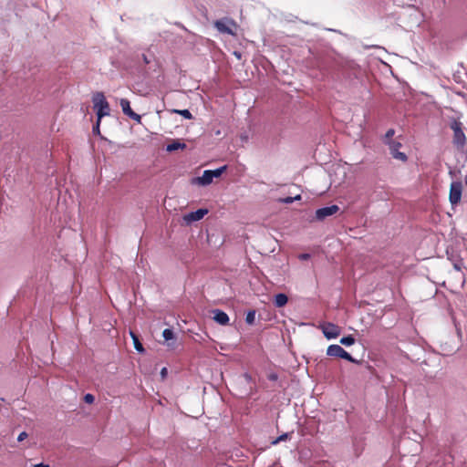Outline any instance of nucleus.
Instances as JSON below:
<instances>
[{"instance_id": "nucleus-9", "label": "nucleus", "mask_w": 467, "mask_h": 467, "mask_svg": "<svg viewBox=\"0 0 467 467\" xmlns=\"http://www.w3.org/2000/svg\"><path fill=\"white\" fill-rule=\"evenodd\" d=\"M119 105L125 115L129 116L130 119L137 121L138 123H140L141 117L131 109L130 101L127 99H121L119 100Z\"/></svg>"}, {"instance_id": "nucleus-4", "label": "nucleus", "mask_w": 467, "mask_h": 467, "mask_svg": "<svg viewBox=\"0 0 467 467\" xmlns=\"http://www.w3.org/2000/svg\"><path fill=\"white\" fill-rule=\"evenodd\" d=\"M462 183L460 181L452 182L450 185L449 201L452 206L458 205L462 200Z\"/></svg>"}, {"instance_id": "nucleus-24", "label": "nucleus", "mask_w": 467, "mask_h": 467, "mask_svg": "<svg viewBox=\"0 0 467 467\" xmlns=\"http://www.w3.org/2000/svg\"><path fill=\"white\" fill-rule=\"evenodd\" d=\"M394 133H395L394 130L389 129V130L386 132V134H385L384 141H385V140H391V138L394 136Z\"/></svg>"}, {"instance_id": "nucleus-21", "label": "nucleus", "mask_w": 467, "mask_h": 467, "mask_svg": "<svg viewBox=\"0 0 467 467\" xmlns=\"http://www.w3.org/2000/svg\"><path fill=\"white\" fill-rule=\"evenodd\" d=\"M288 439V433H284L277 437L275 441H272V444L275 445L280 441H286Z\"/></svg>"}, {"instance_id": "nucleus-28", "label": "nucleus", "mask_w": 467, "mask_h": 467, "mask_svg": "<svg viewBox=\"0 0 467 467\" xmlns=\"http://www.w3.org/2000/svg\"><path fill=\"white\" fill-rule=\"evenodd\" d=\"M142 59L144 61L145 64H149L150 63V60L148 59L147 56L146 55H142Z\"/></svg>"}, {"instance_id": "nucleus-25", "label": "nucleus", "mask_w": 467, "mask_h": 467, "mask_svg": "<svg viewBox=\"0 0 467 467\" xmlns=\"http://www.w3.org/2000/svg\"><path fill=\"white\" fill-rule=\"evenodd\" d=\"M26 438H27V433H26V431H22V432L18 435V437H17V441H24V440H25V439H26Z\"/></svg>"}, {"instance_id": "nucleus-30", "label": "nucleus", "mask_w": 467, "mask_h": 467, "mask_svg": "<svg viewBox=\"0 0 467 467\" xmlns=\"http://www.w3.org/2000/svg\"><path fill=\"white\" fill-rule=\"evenodd\" d=\"M161 375L164 377V376L166 375V373H167V369H166V368H163L161 369Z\"/></svg>"}, {"instance_id": "nucleus-18", "label": "nucleus", "mask_w": 467, "mask_h": 467, "mask_svg": "<svg viewBox=\"0 0 467 467\" xmlns=\"http://www.w3.org/2000/svg\"><path fill=\"white\" fill-rule=\"evenodd\" d=\"M173 111L187 119H192L193 118L192 114L188 109H174Z\"/></svg>"}, {"instance_id": "nucleus-7", "label": "nucleus", "mask_w": 467, "mask_h": 467, "mask_svg": "<svg viewBox=\"0 0 467 467\" xmlns=\"http://www.w3.org/2000/svg\"><path fill=\"white\" fill-rule=\"evenodd\" d=\"M339 211V207L336 204L323 207L316 211L315 218L317 221H323L327 217L337 213Z\"/></svg>"}, {"instance_id": "nucleus-12", "label": "nucleus", "mask_w": 467, "mask_h": 467, "mask_svg": "<svg viewBox=\"0 0 467 467\" xmlns=\"http://www.w3.org/2000/svg\"><path fill=\"white\" fill-rule=\"evenodd\" d=\"M213 320L216 323H218V324H220L222 326L228 325V323H229V317H228V315L225 312H223V311H222L220 309H215V310L213 311Z\"/></svg>"}, {"instance_id": "nucleus-29", "label": "nucleus", "mask_w": 467, "mask_h": 467, "mask_svg": "<svg viewBox=\"0 0 467 467\" xmlns=\"http://www.w3.org/2000/svg\"><path fill=\"white\" fill-rule=\"evenodd\" d=\"M34 467H49V465L45 464V463H38V464L34 465Z\"/></svg>"}, {"instance_id": "nucleus-17", "label": "nucleus", "mask_w": 467, "mask_h": 467, "mask_svg": "<svg viewBox=\"0 0 467 467\" xmlns=\"http://www.w3.org/2000/svg\"><path fill=\"white\" fill-rule=\"evenodd\" d=\"M226 169L227 166L224 165L216 170H211L213 179L220 177L226 171Z\"/></svg>"}, {"instance_id": "nucleus-27", "label": "nucleus", "mask_w": 467, "mask_h": 467, "mask_svg": "<svg viewBox=\"0 0 467 467\" xmlns=\"http://www.w3.org/2000/svg\"><path fill=\"white\" fill-rule=\"evenodd\" d=\"M298 257L300 260H307L310 258V254H299Z\"/></svg>"}, {"instance_id": "nucleus-19", "label": "nucleus", "mask_w": 467, "mask_h": 467, "mask_svg": "<svg viewBox=\"0 0 467 467\" xmlns=\"http://www.w3.org/2000/svg\"><path fill=\"white\" fill-rule=\"evenodd\" d=\"M162 336L166 341L174 338V333L171 329L166 328L162 332Z\"/></svg>"}, {"instance_id": "nucleus-13", "label": "nucleus", "mask_w": 467, "mask_h": 467, "mask_svg": "<svg viewBox=\"0 0 467 467\" xmlns=\"http://www.w3.org/2000/svg\"><path fill=\"white\" fill-rule=\"evenodd\" d=\"M288 302V297L285 294L280 293L275 296L274 304L276 307H283Z\"/></svg>"}, {"instance_id": "nucleus-10", "label": "nucleus", "mask_w": 467, "mask_h": 467, "mask_svg": "<svg viewBox=\"0 0 467 467\" xmlns=\"http://www.w3.org/2000/svg\"><path fill=\"white\" fill-rule=\"evenodd\" d=\"M208 213L207 209H198L195 212L189 213L183 216L186 223H190L192 222L200 221Z\"/></svg>"}, {"instance_id": "nucleus-22", "label": "nucleus", "mask_w": 467, "mask_h": 467, "mask_svg": "<svg viewBox=\"0 0 467 467\" xmlns=\"http://www.w3.org/2000/svg\"><path fill=\"white\" fill-rule=\"evenodd\" d=\"M300 199H301L300 195H296V197H286V198L282 199V202L292 203L295 200H300Z\"/></svg>"}, {"instance_id": "nucleus-2", "label": "nucleus", "mask_w": 467, "mask_h": 467, "mask_svg": "<svg viewBox=\"0 0 467 467\" xmlns=\"http://www.w3.org/2000/svg\"><path fill=\"white\" fill-rule=\"evenodd\" d=\"M94 109H96L99 121L105 116L109 115L110 108L109 102L102 92H97L93 96Z\"/></svg>"}, {"instance_id": "nucleus-6", "label": "nucleus", "mask_w": 467, "mask_h": 467, "mask_svg": "<svg viewBox=\"0 0 467 467\" xmlns=\"http://www.w3.org/2000/svg\"><path fill=\"white\" fill-rule=\"evenodd\" d=\"M385 144L389 145L390 154L396 160L401 161L403 162L407 161L408 158L404 152L400 151V148L401 147V143L395 140H385Z\"/></svg>"}, {"instance_id": "nucleus-8", "label": "nucleus", "mask_w": 467, "mask_h": 467, "mask_svg": "<svg viewBox=\"0 0 467 467\" xmlns=\"http://www.w3.org/2000/svg\"><path fill=\"white\" fill-rule=\"evenodd\" d=\"M322 332L327 339L337 338L340 335V328L333 323H326L321 326Z\"/></svg>"}, {"instance_id": "nucleus-14", "label": "nucleus", "mask_w": 467, "mask_h": 467, "mask_svg": "<svg viewBox=\"0 0 467 467\" xmlns=\"http://www.w3.org/2000/svg\"><path fill=\"white\" fill-rule=\"evenodd\" d=\"M186 148V144L181 142L179 140H173L171 143L167 145V151L171 152L177 150H184Z\"/></svg>"}, {"instance_id": "nucleus-1", "label": "nucleus", "mask_w": 467, "mask_h": 467, "mask_svg": "<svg viewBox=\"0 0 467 467\" xmlns=\"http://www.w3.org/2000/svg\"><path fill=\"white\" fill-rule=\"evenodd\" d=\"M450 128L453 131L452 142L458 150H462L466 144L467 139L463 131L462 123L460 120L453 119L450 123Z\"/></svg>"}, {"instance_id": "nucleus-3", "label": "nucleus", "mask_w": 467, "mask_h": 467, "mask_svg": "<svg viewBox=\"0 0 467 467\" xmlns=\"http://www.w3.org/2000/svg\"><path fill=\"white\" fill-rule=\"evenodd\" d=\"M213 25H214L215 28L220 33L228 34L231 36H236V30L238 28V25L232 18L224 17L223 19L216 20L213 23Z\"/></svg>"}, {"instance_id": "nucleus-26", "label": "nucleus", "mask_w": 467, "mask_h": 467, "mask_svg": "<svg viewBox=\"0 0 467 467\" xmlns=\"http://www.w3.org/2000/svg\"><path fill=\"white\" fill-rule=\"evenodd\" d=\"M99 125H100V121H99V119H98L96 125L93 127L94 133H98V134L99 133Z\"/></svg>"}, {"instance_id": "nucleus-16", "label": "nucleus", "mask_w": 467, "mask_h": 467, "mask_svg": "<svg viewBox=\"0 0 467 467\" xmlns=\"http://www.w3.org/2000/svg\"><path fill=\"white\" fill-rule=\"evenodd\" d=\"M340 343L344 346H352L355 343V338L353 336L349 335L347 337H343L340 339Z\"/></svg>"}, {"instance_id": "nucleus-20", "label": "nucleus", "mask_w": 467, "mask_h": 467, "mask_svg": "<svg viewBox=\"0 0 467 467\" xmlns=\"http://www.w3.org/2000/svg\"><path fill=\"white\" fill-rule=\"evenodd\" d=\"M255 311H249L246 315L245 321L247 324L252 325L254 322Z\"/></svg>"}, {"instance_id": "nucleus-15", "label": "nucleus", "mask_w": 467, "mask_h": 467, "mask_svg": "<svg viewBox=\"0 0 467 467\" xmlns=\"http://www.w3.org/2000/svg\"><path fill=\"white\" fill-rule=\"evenodd\" d=\"M130 336L132 337L134 348H136V350L142 352L144 350V348L142 347V344L140 342L138 337L136 336V334L131 331Z\"/></svg>"}, {"instance_id": "nucleus-11", "label": "nucleus", "mask_w": 467, "mask_h": 467, "mask_svg": "<svg viewBox=\"0 0 467 467\" xmlns=\"http://www.w3.org/2000/svg\"><path fill=\"white\" fill-rule=\"evenodd\" d=\"M213 177L211 170H206L203 171L201 177H196L192 180V183H197L199 185H209L213 182Z\"/></svg>"}, {"instance_id": "nucleus-5", "label": "nucleus", "mask_w": 467, "mask_h": 467, "mask_svg": "<svg viewBox=\"0 0 467 467\" xmlns=\"http://www.w3.org/2000/svg\"><path fill=\"white\" fill-rule=\"evenodd\" d=\"M327 356L340 358L350 361L352 363H356L357 360L351 357L349 353H348L342 347L339 345H330L327 349Z\"/></svg>"}, {"instance_id": "nucleus-23", "label": "nucleus", "mask_w": 467, "mask_h": 467, "mask_svg": "<svg viewBox=\"0 0 467 467\" xmlns=\"http://www.w3.org/2000/svg\"><path fill=\"white\" fill-rule=\"evenodd\" d=\"M94 400H95V398L92 394L88 393L84 396V401L86 403L91 404L94 402Z\"/></svg>"}]
</instances>
